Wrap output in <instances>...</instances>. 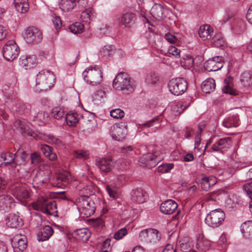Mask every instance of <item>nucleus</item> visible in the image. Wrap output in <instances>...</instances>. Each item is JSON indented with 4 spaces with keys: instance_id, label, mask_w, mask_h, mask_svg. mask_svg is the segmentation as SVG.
<instances>
[{
    "instance_id": "13d9d810",
    "label": "nucleus",
    "mask_w": 252,
    "mask_h": 252,
    "mask_svg": "<svg viewBox=\"0 0 252 252\" xmlns=\"http://www.w3.org/2000/svg\"><path fill=\"white\" fill-rule=\"evenodd\" d=\"M173 166L172 163L164 164L158 166V171L162 173L168 172L173 168Z\"/></svg>"
},
{
    "instance_id": "864d4df0",
    "label": "nucleus",
    "mask_w": 252,
    "mask_h": 252,
    "mask_svg": "<svg viewBox=\"0 0 252 252\" xmlns=\"http://www.w3.org/2000/svg\"><path fill=\"white\" fill-rule=\"evenodd\" d=\"M185 108L186 107L184 105L180 103H178L172 106V110L174 115H177L182 113Z\"/></svg>"
},
{
    "instance_id": "20e7f679",
    "label": "nucleus",
    "mask_w": 252,
    "mask_h": 252,
    "mask_svg": "<svg viewBox=\"0 0 252 252\" xmlns=\"http://www.w3.org/2000/svg\"><path fill=\"white\" fill-rule=\"evenodd\" d=\"M32 207L35 210H40L43 213L51 215L56 209V203L54 201H50L44 196L38 197L36 202L32 203Z\"/></svg>"
},
{
    "instance_id": "f257e3e1",
    "label": "nucleus",
    "mask_w": 252,
    "mask_h": 252,
    "mask_svg": "<svg viewBox=\"0 0 252 252\" xmlns=\"http://www.w3.org/2000/svg\"><path fill=\"white\" fill-rule=\"evenodd\" d=\"M113 86L115 89L122 91L124 94H129L134 90V82L127 73L121 72L114 79Z\"/></svg>"
},
{
    "instance_id": "b1692460",
    "label": "nucleus",
    "mask_w": 252,
    "mask_h": 252,
    "mask_svg": "<svg viewBox=\"0 0 252 252\" xmlns=\"http://www.w3.org/2000/svg\"><path fill=\"white\" fill-rule=\"evenodd\" d=\"M241 230L243 237L248 240H252V220H248L243 223Z\"/></svg>"
},
{
    "instance_id": "603ef678",
    "label": "nucleus",
    "mask_w": 252,
    "mask_h": 252,
    "mask_svg": "<svg viewBox=\"0 0 252 252\" xmlns=\"http://www.w3.org/2000/svg\"><path fill=\"white\" fill-rule=\"evenodd\" d=\"M110 116L115 119H122L125 116L124 112L119 109H115L110 111Z\"/></svg>"
},
{
    "instance_id": "aec40b11",
    "label": "nucleus",
    "mask_w": 252,
    "mask_h": 252,
    "mask_svg": "<svg viewBox=\"0 0 252 252\" xmlns=\"http://www.w3.org/2000/svg\"><path fill=\"white\" fill-rule=\"evenodd\" d=\"M147 195L146 191L141 188H136L131 192V200L137 203H143L147 199Z\"/></svg>"
},
{
    "instance_id": "0e129e2a",
    "label": "nucleus",
    "mask_w": 252,
    "mask_h": 252,
    "mask_svg": "<svg viewBox=\"0 0 252 252\" xmlns=\"http://www.w3.org/2000/svg\"><path fill=\"white\" fill-rule=\"evenodd\" d=\"M30 158L32 163L34 164L39 163L41 160L40 156L36 152L32 154Z\"/></svg>"
},
{
    "instance_id": "0eeeda50",
    "label": "nucleus",
    "mask_w": 252,
    "mask_h": 252,
    "mask_svg": "<svg viewBox=\"0 0 252 252\" xmlns=\"http://www.w3.org/2000/svg\"><path fill=\"white\" fill-rule=\"evenodd\" d=\"M76 205L80 213L85 217H90L94 212V203L90 200L89 198L80 196L76 200Z\"/></svg>"
},
{
    "instance_id": "4be33fe9",
    "label": "nucleus",
    "mask_w": 252,
    "mask_h": 252,
    "mask_svg": "<svg viewBox=\"0 0 252 252\" xmlns=\"http://www.w3.org/2000/svg\"><path fill=\"white\" fill-rule=\"evenodd\" d=\"M197 182L201 185L203 189L207 191L211 186L217 183V181L216 178L213 176L207 177L202 174L199 178H197Z\"/></svg>"
},
{
    "instance_id": "37998d69",
    "label": "nucleus",
    "mask_w": 252,
    "mask_h": 252,
    "mask_svg": "<svg viewBox=\"0 0 252 252\" xmlns=\"http://www.w3.org/2000/svg\"><path fill=\"white\" fill-rule=\"evenodd\" d=\"M212 43L216 47H222L225 45V41L220 34L215 35L212 38Z\"/></svg>"
},
{
    "instance_id": "6e6552de",
    "label": "nucleus",
    "mask_w": 252,
    "mask_h": 252,
    "mask_svg": "<svg viewBox=\"0 0 252 252\" xmlns=\"http://www.w3.org/2000/svg\"><path fill=\"white\" fill-rule=\"evenodd\" d=\"M20 52V49L13 40L8 41L3 46L2 54L4 58L9 62L13 61L17 58Z\"/></svg>"
},
{
    "instance_id": "dca6fc26",
    "label": "nucleus",
    "mask_w": 252,
    "mask_h": 252,
    "mask_svg": "<svg viewBox=\"0 0 252 252\" xmlns=\"http://www.w3.org/2000/svg\"><path fill=\"white\" fill-rule=\"evenodd\" d=\"M126 132V125L125 123H121L114 126L112 132L113 139L121 141L125 138Z\"/></svg>"
},
{
    "instance_id": "e2e57ef3",
    "label": "nucleus",
    "mask_w": 252,
    "mask_h": 252,
    "mask_svg": "<svg viewBox=\"0 0 252 252\" xmlns=\"http://www.w3.org/2000/svg\"><path fill=\"white\" fill-rule=\"evenodd\" d=\"M243 189L247 195L249 196L251 200H252V183L244 185Z\"/></svg>"
},
{
    "instance_id": "680f3d73",
    "label": "nucleus",
    "mask_w": 252,
    "mask_h": 252,
    "mask_svg": "<svg viewBox=\"0 0 252 252\" xmlns=\"http://www.w3.org/2000/svg\"><path fill=\"white\" fill-rule=\"evenodd\" d=\"M127 234V230L126 228H122L119 230L117 232H116L114 235V238L116 240H120L124 236H125Z\"/></svg>"
},
{
    "instance_id": "79ce46f5",
    "label": "nucleus",
    "mask_w": 252,
    "mask_h": 252,
    "mask_svg": "<svg viewBox=\"0 0 252 252\" xmlns=\"http://www.w3.org/2000/svg\"><path fill=\"white\" fill-rule=\"evenodd\" d=\"M84 29V25L80 22H76L71 25L69 27L70 32L74 34L82 33Z\"/></svg>"
},
{
    "instance_id": "2f4dec72",
    "label": "nucleus",
    "mask_w": 252,
    "mask_h": 252,
    "mask_svg": "<svg viewBox=\"0 0 252 252\" xmlns=\"http://www.w3.org/2000/svg\"><path fill=\"white\" fill-rule=\"evenodd\" d=\"M94 12L93 8L89 7L85 9L80 14V19L84 22L90 23L94 17Z\"/></svg>"
},
{
    "instance_id": "58836bf2",
    "label": "nucleus",
    "mask_w": 252,
    "mask_h": 252,
    "mask_svg": "<svg viewBox=\"0 0 252 252\" xmlns=\"http://www.w3.org/2000/svg\"><path fill=\"white\" fill-rule=\"evenodd\" d=\"M28 162L19 160H15L13 164V168H15L18 172H28L29 171V167L28 165Z\"/></svg>"
},
{
    "instance_id": "ddd939ff",
    "label": "nucleus",
    "mask_w": 252,
    "mask_h": 252,
    "mask_svg": "<svg viewBox=\"0 0 252 252\" xmlns=\"http://www.w3.org/2000/svg\"><path fill=\"white\" fill-rule=\"evenodd\" d=\"M78 3L81 7H85L88 3L87 0H61L60 5L63 11H71Z\"/></svg>"
},
{
    "instance_id": "a19ab883",
    "label": "nucleus",
    "mask_w": 252,
    "mask_h": 252,
    "mask_svg": "<svg viewBox=\"0 0 252 252\" xmlns=\"http://www.w3.org/2000/svg\"><path fill=\"white\" fill-rule=\"evenodd\" d=\"M106 97V94L104 91L100 89L96 91L92 96V100L94 103L98 104L104 101Z\"/></svg>"
},
{
    "instance_id": "774afa93",
    "label": "nucleus",
    "mask_w": 252,
    "mask_h": 252,
    "mask_svg": "<svg viewBox=\"0 0 252 252\" xmlns=\"http://www.w3.org/2000/svg\"><path fill=\"white\" fill-rule=\"evenodd\" d=\"M165 39L169 43L173 44L178 41L177 38L173 34L167 33L164 35Z\"/></svg>"
},
{
    "instance_id": "6ab92c4d",
    "label": "nucleus",
    "mask_w": 252,
    "mask_h": 252,
    "mask_svg": "<svg viewBox=\"0 0 252 252\" xmlns=\"http://www.w3.org/2000/svg\"><path fill=\"white\" fill-rule=\"evenodd\" d=\"M115 18L117 23H121L125 27L130 26L134 23L136 19L135 14L132 12H126L121 16H117Z\"/></svg>"
},
{
    "instance_id": "5701e85b",
    "label": "nucleus",
    "mask_w": 252,
    "mask_h": 252,
    "mask_svg": "<svg viewBox=\"0 0 252 252\" xmlns=\"http://www.w3.org/2000/svg\"><path fill=\"white\" fill-rule=\"evenodd\" d=\"M53 232V229L50 226L45 225L38 232L37 239L39 241H46L52 235Z\"/></svg>"
},
{
    "instance_id": "8fccbe9b",
    "label": "nucleus",
    "mask_w": 252,
    "mask_h": 252,
    "mask_svg": "<svg viewBox=\"0 0 252 252\" xmlns=\"http://www.w3.org/2000/svg\"><path fill=\"white\" fill-rule=\"evenodd\" d=\"M73 156L76 158L85 160L89 158V153L84 150L75 151L73 152Z\"/></svg>"
},
{
    "instance_id": "423d86ee",
    "label": "nucleus",
    "mask_w": 252,
    "mask_h": 252,
    "mask_svg": "<svg viewBox=\"0 0 252 252\" xmlns=\"http://www.w3.org/2000/svg\"><path fill=\"white\" fill-rule=\"evenodd\" d=\"M225 214L221 209L211 211L206 217L205 223L210 227L216 228L220 226L223 221Z\"/></svg>"
},
{
    "instance_id": "f03ea898",
    "label": "nucleus",
    "mask_w": 252,
    "mask_h": 252,
    "mask_svg": "<svg viewBox=\"0 0 252 252\" xmlns=\"http://www.w3.org/2000/svg\"><path fill=\"white\" fill-rule=\"evenodd\" d=\"M55 77L49 70H42L36 76V86L41 91H46L52 87L55 83Z\"/></svg>"
},
{
    "instance_id": "a878e982",
    "label": "nucleus",
    "mask_w": 252,
    "mask_h": 252,
    "mask_svg": "<svg viewBox=\"0 0 252 252\" xmlns=\"http://www.w3.org/2000/svg\"><path fill=\"white\" fill-rule=\"evenodd\" d=\"M213 33V30L212 28L208 25L200 26L198 31L199 36L203 40L210 39Z\"/></svg>"
},
{
    "instance_id": "a211bd4d",
    "label": "nucleus",
    "mask_w": 252,
    "mask_h": 252,
    "mask_svg": "<svg viewBox=\"0 0 252 252\" xmlns=\"http://www.w3.org/2000/svg\"><path fill=\"white\" fill-rule=\"evenodd\" d=\"M36 63L37 59L35 55H23L19 59L20 65L26 69L34 67Z\"/></svg>"
},
{
    "instance_id": "9b49d317",
    "label": "nucleus",
    "mask_w": 252,
    "mask_h": 252,
    "mask_svg": "<svg viewBox=\"0 0 252 252\" xmlns=\"http://www.w3.org/2000/svg\"><path fill=\"white\" fill-rule=\"evenodd\" d=\"M51 174L49 167L47 165H41L39 167L34 181L38 184L47 183L49 181V176Z\"/></svg>"
},
{
    "instance_id": "f8f14e48",
    "label": "nucleus",
    "mask_w": 252,
    "mask_h": 252,
    "mask_svg": "<svg viewBox=\"0 0 252 252\" xmlns=\"http://www.w3.org/2000/svg\"><path fill=\"white\" fill-rule=\"evenodd\" d=\"M224 61L221 56H216L208 60L204 63V68L206 70L216 71L221 68L223 65Z\"/></svg>"
},
{
    "instance_id": "6e6d98bb",
    "label": "nucleus",
    "mask_w": 252,
    "mask_h": 252,
    "mask_svg": "<svg viewBox=\"0 0 252 252\" xmlns=\"http://www.w3.org/2000/svg\"><path fill=\"white\" fill-rule=\"evenodd\" d=\"M14 126L21 133L25 132L28 127L25 122L20 120L15 121Z\"/></svg>"
},
{
    "instance_id": "7ed1b4c3",
    "label": "nucleus",
    "mask_w": 252,
    "mask_h": 252,
    "mask_svg": "<svg viewBox=\"0 0 252 252\" xmlns=\"http://www.w3.org/2000/svg\"><path fill=\"white\" fill-rule=\"evenodd\" d=\"M82 75L84 80L92 86L99 84L102 81V72L98 66H90L83 72Z\"/></svg>"
},
{
    "instance_id": "49530a36",
    "label": "nucleus",
    "mask_w": 252,
    "mask_h": 252,
    "mask_svg": "<svg viewBox=\"0 0 252 252\" xmlns=\"http://www.w3.org/2000/svg\"><path fill=\"white\" fill-rule=\"evenodd\" d=\"M106 189L110 197L115 199L118 197L119 193L115 187L111 185H106Z\"/></svg>"
},
{
    "instance_id": "39448f33",
    "label": "nucleus",
    "mask_w": 252,
    "mask_h": 252,
    "mask_svg": "<svg viewBox=\"0 0 252 252\" xmlns=\"http://www.w3.org/2000/svg\"><path fill=\"white\" fill-rule=\"evenodd\" d=\"M29 190L28 186L21 181H17L14 183L11 188L12 194L21 202H23L30 197Z\"/></svg>"
},
{
    "instance_id": "4c0bfd02",
    "label": "nucleus",
    "mask_w": 252,
    "mask_h": 252,
    "mask_svg": "<svg viewBox=\"0 0 252 252\" xmlns=\"http://www.w3.org/2000/svg\"><path fill=\"white\" fill-rule=\"evenodd\" d=\"M13 203L14 200L10 195L6 194L0 195V208L11 207Z\"/></svg>"
},
{
    "instance_id": "052dcab7",
    "label": "nucleus",
    "mask_w": 252,
    "mask_h": 252,
    "mask_svg": "<svg viewBox=\"0 0 252 252\" xmlns=\"http://www.w3.org/2000/svg\"><path fill=\"white\" fill-rule=\"evenodd\" d=\"M180 50L173 46H171L168 49V53L176 58L180 57Z\"/></svg>"
},
{
    "instance_id": "72a5a7b5",
    "label": "nucleus",
    "mask_w": 252,
    "mask_h": 252,
    "mask_svg": "<svg viewBox=\"0 0 252 252\" xmlns=\"http://www.w3.org/2000/svg\"><path fill=\"white\" fill-rule=\"evenodd\" d=\"M0 158L4 161L5 166L10 165L12 167L15 160L16 155L11 153L6 152L1 154Z\"/></svg>"
},
{
    "instance_id": "473e14b6",
    "label": "nucleus",
    "mask_w": 252,
    "mask_h": 252,
    "mask_svg": "<svg viewBox=\"0 0 252 252\" xmlns=\"http://www.w3.org/2000/svg\"><path fill=\"white\" fill-rule=\"evenodd\" d=\"M163 7L160 4H155L152 7L150 13L156 19L160 20L163 16Z\"/></svg>"
},
{
    "instance_id": "69168bd1",
    "label": "nucleus",
    "mask_w": 252,
    "mask_h": 252,
    "mask_svg": "<svg viewBox=\"0 0 252 252\" xmlns=\"http://www.w3.org/2000/svg\"><path fill=\"white\" fill-rule=\"evenodd\" d=\"M8 32L6 27L0 25V41L5 39L8 34Z\"/></svg>"
},
{
    "instance_id": "1a4fd4ad",
    "label": "nucleus",
    "mask_w": 252,
    "mask_h": 252,
    "mask_svg": "<svg viewBox=\"0 0 252 252\" xmlns=\"http://www.w3.org/2000/svg\"><path fill=\"white\" fill-rule=\"evenodd\" d=\"M187 82L183 78L171 79L168 83L169 91L175 95L183 94L187 89Z\"/></svg>"
},
{
    "instance_id": "bf43d9fd",
    "label": "nucleus",
    "mask_w": 252,
    "mask_h": 252,
    "mask_svg": "<svg viewBox=\"0 0 252 252\" xmlns=\"http://www.w3.org/2000/svg\"><path fill=\"white\" fill-rule=\"evenodd\" d=\"M36 119L42 123H46L48 121L49 115L44 111H40L36 115Z\"/></svg>"
},
{
    "instance_id": "f3484780",
    "label": "nucleus",
    "mask_w": 252,
    "mask_h": 252,
    "mask_svg": "<svg viewBox=\"0 0 252 252\" xmlns=\"http://www.w3.org/2000/svg\"><path fill=\"white\" fill-rule=\"evenodd\" d=\"M11 243L15 252H22L27 248V240L25 236H15Z\"/></svg>"
},
{
    "instance_id": "7c9ffc66",
    "label": "nucleus",
    "mask_w": 252,
    "mask_h": 252,
    "mask_svg": "<svg viewBox=\"0 0 252 252\" xmlns=\"http://www.w3.org/2000/svg\"><path fill=\"white\" fill-rule=\"evenodd\" d=\"M210 246V241L206 239L203 235H199L196 243L197 250L202 252L206 251L209 249Z\"/></svg>"
},
{
    "instance_id": "4468645a",
    "label": "nucleus",
    "mask_w": 252,
    "mask_h": 252,
    "mask_svg": "<svg viewBox=\"0 0 252 252\" xmlns=\"http://www.w3.org/2000/svg\"><path fill=\"white\" fill-rule=\"evenodd\" d=\"M95 165L102 172H109L114 167L115 162L111 158H98L96 159Z\"/></svg>"
},
{
    "instance_id": "c9c22d12",
    "label": "nucleus",
    "mask_w": 252,
    "mask_h": 252,
    "mask_svg": "<svg viewBox=\"0 0 252 252\" xmlns=\"http://www.w3.org/2000/svg\"><path fill=\"white\" fill-rule=\"evenodd\" d=\"M149 231L147 243L155 244L159 242L161 239V235L159 232L153 228H149Z\"/></svg>"
},
{
    "instance_id": "cd10ccee",
    "label": "nucleus",
    "mask_w": 252,
    "mask_h": 252,
    "mask_svg": "<svg viewBox=\"0 0 252 252\" xmlns=\"http://www.w3.org/2000/svg\"><path fill=\"white\" fill-rule=\"evenodd\" d=\"M223 126L228 128L236 127L239 125V119L237 114L225 118L222 123Z\"/></svg>"
},
{
    "instance_id": "338daca9",
    "label": "nucleus",
    "mask_w": 252,
    "mask_h": 252,
    "mask_svg": "<svg viewBox=\"0 0 252 252\" xmlns=\"http://www.w3.org/2000/svg\"><path fill=\"white\" fill-rule=\"evenodd\" d=\"M149 232V228L140 231L139 236L142 241H144L147 243Z\"/></svg>"
},
{
    "instance_id": "e433bc0d",
    "label": "nucleus",
    "mask_w": 252,
    "mask_h": 252,
    "mask_svg": "<svg viewBox=\"0 0 252 252\" xmlns=\"http://www.w3.org/2000/svg\"><path fill=\"white\" fill-rule=\"evenodd\" d=\"M55 182L53 183V186L60 188H63L67 186L69 181L66 176L63 174L57 175L55 179Z\"/></svg>"
},
{
    "instance_id": "f704fd0d",
    "label": "nucleus",
    "mask_w": 252,
    "mask_h": 252,
    "mask_svg": "<svg viewBox=\"0 0 252 252\" xmlns=\"http://www.w3.org/2000/svg\"><path fill=\"white\" fill-rule=\"evenodd\" d=\"M240 81L242 85L247 88L252 86V73L248 72H244L241 75Z\"/></svg>"
},
{
    "instance_id": "bb28decb",
    "label": "nucleus",
    "mask_w": 252,
    "mask_h": 252,
    "mask_svg": "<svg viewBox=\"0 0 252 252\" xmlns=\"http://www.w3.org/2000/svg\"><path fill=\"white\" fill-rule=\"evenodd\" d=\"M157 158V156L152 153H149L141 157L140 161L144 163L146 166H155L158 162Z\"/></svg>"
},
{
    "instance_id": "c03bdc74",
    "label": "nucleus",
    "mask_w": 252,
    "mask_h": 252,
    "mask_svg": "<svg viewBox=\"0 0 252 252\" xmlns=\"http://www.w3.org/2000/svg\"><path fill=\"white\" fill-rule=\"evenodd\" d=\"M52 116L56 119H59L64 115V110L60 107H55L51 111Z\"/></svg>"
},
{
    "instance_id": "5fc2aeb1",
    "label": "nucleus",
    "mask_w": 252,
    "mask_h": 252,
    "mask_svg": "<svg viewBox=\"0 0 252 252\" xmlns=\"http://www.w3.org/2000/svg\"><path fill=\"white\" fill-rule=\"evenodd\" d=\"M24 0L25 2L20 3V4L15 7L16 10L22 13H26L29 9V3L28 0Z\"/></svg>"
},
{
    "instance_id": "ea45409f",
    "label": "nucleus",
    "mask_w": 252,
    "mask_h": 252,
    "mask_svg": "<svg viewBox=\"0 0 252 252\" xmlns=\"http://www.w3.org/2000/svg\"><path fill=\"white\" fill-rule=\"evenodd\" d=\"M78 121V115L76 113L69 112L65 116V121L69 126H75Z\"/></svg>"
},
{
    "instance_id": "393cba45",
    "label": "nucleus",
    "mask_w": 252,
    "mask_h": 252,
    "mask_svg": "<svg viewBox=\"0 0 252 252\" xmlns=\"http://www.w3.org/2000/svg\"><path fill=\"white\" fill-rule=\"evenodd\" d=\"M6 223L7 226L11 228H17L23 224L21 219L15 214H10L6 219Z\"/></svg>"
},
{
    "instance_id": "09e8293b",
    "label": "nucleus",
    "mask_w": 252,
    "mask_h": 252,
    "mask_svg": "<svg viewBox=\"0 0 252 252\" xmlns=\"http://www.w3.org/2000/svg\"><path fill=\"white\" fill-rule=\"evenodd\" d=\"M222 91L223 93L228 94L232 95L237 94L236 91L233 89L231 84L227 83L226 80H225V84Z\"/></svg>"
},
{
    "instance_id": "de8ad7c7",
    "label": "nucleus",
    "mask_w": 252,
    "mask_h": 252,
    "mask_svg": "<svg viewBox=\"0 0 252 252\" xmlns=\"http://www.w3.org/2000/svg\"><path fill=\"white\" fill-rule=\"evenodd\" d=\"M158 76L155 73H150L147 74L145 81L148 84H155L158 81Z\"/></svg>"
},
{
    "instance_id": "c85d7f7f",
    "label": "nucleus",
    "mask_w": 252,
    "mask_h": 252,
    "mask_svg": "<svg viewBox=\"0 0 252 252\" xmlns=\"http://www.w3.org/2000/svg\"><path fill=\"white\" fill-rule=\"evenodd\" d=\"M73 234L76 239L82 241L88 240L91 236V232L87 228L77 229Z\"/></svg>"
},
{
    "instance_id": "3c124183",
    "label": "nucleus",
    "mask_w": 252,
    "mask_h": 252,
    "mask_svg": "<svg viewBox=\"0 0 252 252\" xmlns=\"http://www.w3.org/2000/svg\"><path fill=\"white\" fill-rule=\"evenodd\" d=\"M112 50L113 47L112 46H104L100 49V54L102 57H108L111 55Z\"/></svg>"
},
{
    "instance_id": "9d476101",
    "label": "nucleus",
    "mask_w": 252,
    "mask_h": 252,
    "mask_svg": "<svg viewBox=\"0 0 252 252\" xmlns=\"http://www.w3.org/2000/svg\"><path fill=\"white\" fill-rule=\"evenodd\" d=\"M24 38L29 44H36L41 41L42 34L40 31L34 27H29L25 31Z\"/></svg>"
},
{
    "instance_id": "4d7b16f0",
    "label": "nucleus",
    "mask_w": 252,
    "mask_h": 252,
    "mask_svg": "<svg viewBox=\"0 0 252 252\" xmlns=\"http://www.w3.org/2000/svg\"><path fill=\"white\" fill-rule=\"evenodd\" d=\"M46 140L49 143L55 144L58 146L61 145L62 141L60 139L56 138L53 135H47L45 137Z\"/></svg>"
},
{
    "instance_id": "a18cd8bd",
    "label": "nucleus",
    "mask_w": 252,
    "mask_h": 252,
    "mask_svg": "<svg viewBox=\"0 0 252 252\" xmlns=\"http://www.w3.org/2000/svg\"><path fill=\"white\" fill-rule=\"evenodd\" d=\"M94 188L91 185H87L80 189V196H85L89 198V196L94 192Z\"/></svg>"
},
{
    "instance_id": "412c9836",
    "label": "nucleus",
    "mask_w": 252,
    "mask_h": 252,
    "mask_svg": "<svg viewBox=\"0 0 252 252\" xmlns=\"http://www.w3.org/2000/svg\"><path fill=\"white\" fill-rule=\"evenodd\" d=\"M177 203L171 199L162 202L160 207V211L163 214L170 215L173 214L177 209Z\"/></svg>"
},
{
    "instance_id": "2eb2a0df",
    "label": "nucleus",
    "mask_w": 252,
    "mask_h": 252,
    "mask_svg": "<svg viewBox=\"0 0 252 252\" xmlns=\"http://www.w3.org/2000/svg\"><path fill=\"white\" fill-rule=\"evenodd\" d=\"M231 144V138L225 137L220 138L213 145L212 150L213 151L223 153L230 148Z\"/></svg>"
},
{
    "instance_id": "c756f323",
    "label": "nucleus",
    "mask_w": 252,
    "mask_h": 252,
    "mask_svg": "<svg viewBox=\"0 0 252 252\" xmlns=\"http://www.w3.org/2000/svg\"><path fill=\"white\" fill-rule=\"evenodd\" d=\"M216 88V83L214 79L208 78L202 83L201 89L206 94H210L213 92Z\"/></svg>"
}]
</instances>
